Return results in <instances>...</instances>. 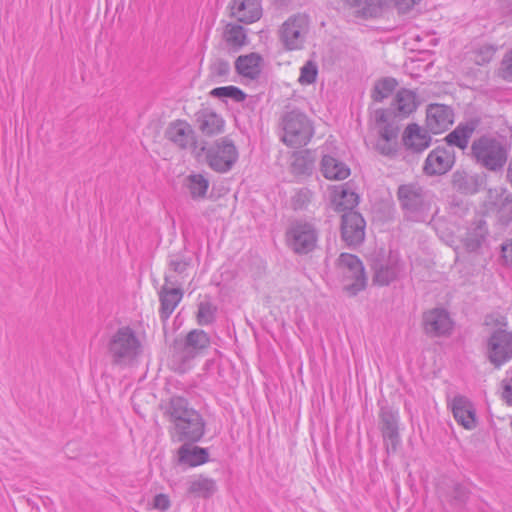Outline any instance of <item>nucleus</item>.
I'll return each instance as SVG.
<instances>
[{"mask_svg":"<svg viewBox=\"0 0 512 512\" xmlns=\"http://www.w3.org/2000/svg\"><path fill=\"white\" fill-rule=\"evenodd\" d=\"M166 413L173 424L170 430L173 441L196 443L204 436L205 421L198 411L189 407L185 398L172 397Z\"/></svg>","mask_w":512,"mask_h":512,"instance_id":"f257e3e1","label":"nucleus"},{"mask_svg":"<svg viewBox=\"0 0 512 512\" xmlns=\"http://www.w3.org/2000/svg\"><path fill=\"white\" fill-rule=\"evenodd\" d=\"M510 153V145L505 137L486 133L472 141L470 156L481 168L490 172L502 171Z\"/></svg>","mask_w":512,"mask_h":512,"instance_id":"f03ea898","label":"nucleus"},{"mask_svg":"<svg viewBox=\"0 0 512 512\" xmlns=\"http://www.w3.org/2000/svg\"><path fill=\"white\" fill-rule=\"evenodd\" d=\"M107 350L114 365L128 366L141 354L142 344L136 332L125 326L111 335Z\"/></svg>","mask_w":512,"mask_h":512,"instance_id":"7ed1b4c3","label":"nucleus"},{"mask_svg":"<svg viewBox=\"0 0 512 512\" xmlns=\"http://www.w3.org/2000/svg\"><path fill=\"white\" fill-rule=\"evenodd\" d=\"M398 199L408 219L423 222L430 212L433 195L417 183L399 186Z\"/></svg>","mask_w":512,"mask_h":512,"instance_id":"20e7f679","label":"nucleus"},{"mask_svg":"<svg viewBox=\"0 0 512 512\" xmlns=\"http://www.w3.org/2000/svg\"><path fill=\"white\" fill-rule=\"evenodd\" d=\"M285 145L292 148L306 146L314 135V126L308 116L298 110L286 113L282 119Z\"/></svg>","mask_w":512,"mask_h":512,"instance_id":"39448f33","label":"nucleus"},{"mask_svg":"<svg viewBox=\"0 0 512 512\" xmlns=\"http://www.w3.org/2000/svg\"><path fill=\"white\" fill-rule=\"evenodd\" d=\"M310 31V18L304 13L288 17L278 29V38L285 51H298L305 47Z\"/></svg>","mask_w":512,"mask_h":512,"instance_id":"423d86ee","label":"nucleus"},{"mask_svg":"<svg viewBox=\"0 0 512 512\" xmlns=\"http://www.w3.org/2000/svg\"><path fill=\"white\" fill-rule=\"evenodd\" d=\"M318 236V230L313 223L295 220L286 229L285 243L294 254L307 255L317 247Z\"/></svg>","mask_w":512,"mask_h":512,"instance_id":"0eeeda50","label":"nucleus"},{"mask_svg":"<svg viewBox=\"0 0 512 512\" xmlns=\"http://www.w3.org/2000/svg\"><path fill=\"white\" fill-rule=\"evenodd\" d=\"M337 271L343 283L344 290L351 296L364 290L367 278L361 260L349 253H342L337 260Z\"/></svg>","mask_w":512,"mask_h":512,"instance_id":"6e6552de","label":"nucleus"},{"mask_svg":"<svg viewBox=\"0 0 512 512\" xmlns=\"http://www.w3.org/2000/svg\"><path fill=\"white\" fill-rule=\"evenodd\" d=\"M238 158V149L226 137L216 140L206 150L208 166L217 173L229 172L238 161Z\"/></svg>","mask_w":512,"mask_h":512,"instance_id":"1a4fd4ad","label":"nucleus"},{"mask_svg":"<svg viewBox=\"0 0 512 512\" xmlns=\"http://www.w3.org/2000/svg\"><path fill=\"white\" fill-rule=\"evenodd\" d=\"M373 281L380 286H387L395 281L403 271L398 253L381 250L372 260Z\"/></svg>","mask_w":512,"mask_h":512,"instance_id":"9d476101","label":"nucleus"},{"mask_svg":"<svg viewBox=\"0 0 512 512\" xmlns=\"http://www.w3.org/2000/svg\"><path fill=\"white\" fill-rule=\"evenodd\" d=\"M486 356L496 368L512 359V333L496 330L487 339Z\"/></svg>","mask_w":512,"mask_h":512,"instance_id":"9b49d317","label":"nucleus"},{"mask_svg":"<svg viewBox=\"0 0 512 512\" xmlns=\"http://www.w3.org/2000/svg\"><path fill=\"white\" fill-rule=\"evenodd\" d=\"M320 171L328 180L340 181L350 175V168L338 158L336 148L333 143L328 140L322 147Z\"/></svg>","mask_w":512,"mask_h":512,"instance_id":"f8f14e48","label":"nucleus"},{"mask_svg":"<svg viewBox=\"0 0 512 512\" xmlns=\"http://www.w3.org/2000/svg\"><path fill=\"white\" fill-rule=\"evenodd\" d=\"M455 164V153L452 149L446 147H436L428 154L423 172L428 176H438L446 174Z\"/></svg>","mask_w":512,"mask_h":512,"instance_id":"ddd939ff","label":"nucleus"},{"mask_svg":"<svg viewBox=\"0 0 512 512\" xmlns=\"http://www.w3.org/2000/svg\"><path fill=\"white\" fill-rule=\"evenodd\" d=\"M341 236L348 246L361 244L365 237V221L356 211H348L342 215Z\"/></svg>","mask_w":512,"mask_h":512,"instance_id":"4468645a","label":"nucleus"},{"mask_svg":"<svg viewBox=\"0 0 512 512\" xmlns=\"http://www.w3.org/2000/svg\"><path fill=\"white\" fill-rule=\"evenodd\" d=\"M210 346V337L203 331L194 329L190 331L185 337L184 343L178 352L179 359L186 364L192 359L203 354V352Z\"/></svg>","mask_w":512,"mask_h":512,"instance_id":"2eb2a0df","label":"nucleus"},{"mask_svg":"<svg viewBox=\"0 0 512 512\" xmlns=\"http://www.w3.org/2000/svg\"><path fill=\"white\" fill-rule=\"evenodd\" d=\"M165 137L180 149H191L196 145L195 131L184 120L171 122L165 131Z\"/></svg>","mask_w":512,"mask_h":512,"instance_id":"dca6fc26","label":"nucleus"},{"mask_svg":"<svg viewBox=\"0 0 512 512\" xmlns=\"http://www.w3.org/2000/svg\"><path fill=\"white\" fill-rule=\"evenodd\" d=\"M423 323L425 332L432 336L448 335L453 329V321L449 313L442 308H435L424 313Z\"/></svg>","mask_w":512,"mask_h":512,"instance_id":"f3484780","label":"nucleus"},{"mask_svg":"<svg viewBox=\"0 0 512 512\" xmlns=\"http://www.w3.org/2000/svg\"><path fill=\"white\" fill-rule=\"evenodd\" d=\"M454 121L453 111L446 105L431 104L427 108L426 125L433 134L444 132Z\"/></svg>","mask_w":512,"mask_h":512,"instance_id":"a211bd4d","label":"nucleus"},{"mask_svg":"<svg viewBox=\"0 0 512 512\" xmlns=\"http://www.w3.org/2000/svg\"><path fill=\"white\" fill-rule=\"evenodd\" d=\"M231 16L239 22L251 24L262 16V8L258 0H231Z\"/></svg>","mask_w":512,"mask_h":512,"instance_id":"6ab92c4d","label":"nucleus"},{"mask_svg":"<svg viewBox=\"0 0 512 512\" xmlns=\"http://www.w3.org/2000/svg\"><path fill=\"white\" fill-rule=\"evenodd\" d=\"M487 236V223L482 217H478L468 226L462 242L469 252H476L486 242Z\"/></svg>","mask_w":512,"mask_h":512,"instance_id":"aec40b11","label":"nucleus"},{"mask_svg":"<svg viewBox=\"0 0 512 512\" xmlns=\"http://www.w3.org/2000/svg\"><path fill=\"white\" fill-rule=\"evenodd\" d=\"M451 409L456 422L465 429L471 430L476 426V414L473 404L464 396H455Z\"/></svg>","mask_w":512,"mask_h":512,"instance_id":"412c9836","label":"nucleus"},{"mask_svg":"<svg viewBox=\"0 0 512 512\" xmlns=\"http://www.w3.org/2000/svg\"><path fill=\"white\" fill-rule=\"evenodd\" d=\"M262 62V57L252 52L239 56L235 61V69L242 77L256 80L261 74Z\"/></svg>","mask_w":512,"mask_h":512,"instance_id":"4be33fe9","label":"nucleus"},{"mask_svg":"<svg viewBox=\"0 0 512 512\" xmlns=\"http://www.w3.org/2000/svg\"><path fill=\"white\" fill-rule=\"evenodd\" d=\"M403 142L408 149L422 152L430 146L431 137L425 129L417 124H410L405 129Z\"/></svg>","mask_w":512,"mask_h":512,"instance_id":"5701e85b","label":"nucleus"},{"mask_svg":"<svg viewBox=\"0 0 512 512\" xmlns=\"http://www.w3.org/2000/svg\"><path fill=\"white\" fill-rule=\"evenodd\" d=\"M380 419L382 424V434L384 440H389L392 447L395 448L399 441L398 433V412L390 407H382L380 412Z\"/></svg>","mask_w":512,"mask_h":512,"instance_id":"b1692460","label":"nucleus"},{"mask_svg":"<svg viewBox=\"0 0 512 512\" xmlns=\"http://www.w3.org/2000/svg\"><path fill=\"white\" fill-rule=\"evenodd\" d=\"M191 443H183L178 449V459L182 464L196 467L209 461V453L206 448L191 446Z\"/></svg>","mask_w":512,"mask_h":512,"instance_id":"393cba45","label":"nucleus"},{"mask_svg":"<svg viewBox=\"0 0 512 512\" xmlns=\"http://www.w3.org/2000/svg\"><path fill=\"white\" fill-rule=\"evenodd\" d=\"M183 297V292L179 288L162 287L159 292L160 310L159 314L163 320H167Z\"/></svg>","mask_w":512,"mask_h":512,"instance_id":"a878e982","label":"nucleus"},{"mask_svg":"<svg viewBox=\"0 0 512 512\" xmlns=\"http://www.w3.org/2000/svg\"><path fill=\"white\" fill-rule=\"evenodd\" d=\"M216 490L215 480L204 475H195L187 481V491L195 497L209 498Z\"/></svg>","mask_w":512,"mask_h":512,"instance_id":"bb28decb","label":"nucleus"},{"mask_svg":"<svg viewBox=\"0 0 512 512\" xmlns=\"http://www.w3.org/2000/svg\"><path fill=\"white\" fill-rule=\"evenodd\" d=\"M475 129L476 124L473 122L460 123L445 137V140L447 144L464 150L468 147L469 140L472 137Z\"/></svg>","mask_w":512,"mask_h":512,"instance_id":"cd10ccee","label":"nucleus"},{"mask_svg":"<svg viewBox=\"0 0 512 512\" xmlns=\"http://www.w3.org/2000/svg\"><path fill=\"white\" fill-rule=\"evenodd\" d=\"M332 202L337 211H353L358 204V195L344 186H337L332 191Z\"/></svg>","mask_w":512,"mask_h":512,"instance_id":"c85d7f7f","label":"nucleus"},{"mask_svg":"<svg viewBox=\"0 0 512 512\" xmlns=\"http://www.w3.org/2000/svg\"><path fill=\"white\" fill-rule=\"evenodd\" d=\"M200 130L207 135L218 134L224 126L223 119L212 111H203L198 117Z\"/></svg>","mask_w":512,"mask_h":512,"instance_id":"c756f323","label":"nucleus"},{"mask_svg":"<svg viewBox=\"0 0 512 512\" xmlns=\"http://www.w3.org/2000/svg\"><path fill=\"white\" fill-rule=\"evenodd\" d=\"M223 39L229 47L237 50L247 43V34L242 26L229 23L225 26Z\"/></svg>","mask_w":512,"mask_h":512,"instance_id":"7c9ffc66","label":"nucleus"},{"mask_svg":"<svg viewBox=\"0 0 512 512\" xmlns=\"http://www.w3.org/2000/svg\"><path fill=\"white\" fill-rule=\"evenodd\" d=\"M184 186L187 188L191 198L197 200L206 196L209 181L201 174H191L186 177Z\"/></svg>","mask_w":512,"mask_h":512,"instance_id":"2f4dec72","label":"nucleus"},{"mask_svg":"<svg viewBox=\"0 0 512 512\" xmlns=\"http://www.w3.org/2000/svg\"><path fill=\"white\" fill-rule=\"evenodd\" d=\"M416 94L408 89H401L397 92L394 105L397 111L403 116L411 114L417 108Z\"/></svg>","mask_w":512,"mask_h":512,"instance_id":"473e14b6","label":"nucleus"},{"mask_svg":"<svg viewBox=\"0 0 512 512\" xmlns=\"http://www.w3.org/2000/svg\"><path fill=\"white\" fill-rule=\"evenodd\" d=\"M478 180V176L467 175L465 173H457L454 176V184L457 189L466 194H473L477 192Z\"/></svg>","mask_w":512,"mask_h":512,"instance_id":"72a5a7b5","label":"nucleus"},{"mask_svg":"<svg viewBox=\"0 0 512 512\" xmlns=\"http://www.w3.org/2000/svg\"><path fill=\"white\" fill-rule=\"evenodd\" d=\"M318 76V64L314 60H308L300 68L298 82L301 85H311L316 82Z\"/></svg>","mask_w":512,"mask_h":512,"instance_id":"f704fd0d","label":"nucleus"},{"mask_svg":"<svg viewBox=\"0 0 512 512\" xmlns=\"http://www.w3.org/2000/svg\"><path fill=\"white\" fill-rule=\"evenodd\" d=\"M211 95L217 98H230L236 102H242L246 98V94L235 86L217 87L211 91Z\"/></svg>","mask_w":512,"mask_h":512,"instance_id":"c9c22d12","label":"nucleus"},{"mask_svg":"<svg viewBox=\"0 0 512 512\" xmlns=\"http://www.w3.org/2000/svg\"><path fill=\"white\" fill-rule=\"evenodd\" d=\"M396 86L397 82L393 78H385L380 80L374 89V99L376 101H382L384 98L389 97Z\"/></svg>","mask_w":512,"mask_h":512,"instance_id":"e433bc0d","label":"nucleus"},{"mask_svg":"<svg viewBox=\"0 0 512 512\" xmlns=\"http://www.w3.org/2000/svg\"><path fill=\"white\" fill-rule=\"evenodd\" d=\"M169 270L177 274H183L191 264V259L181 254H173L169 256Z\"/></svg>","mask_w":512,"mask_h":512,"instance_id":"4c0bfd02","label":"nucleus"},{"mask_svg":"<svg viewBox=\"0 0 512 512\" xmlns=\"http://www.w3.org/2000/svg\"><path fill=\"white\" fill-rule=\"evenodd\" d=\"M215 309L209 302H201L198 306L197 321L200 325H208L214 320Z\"/></svg>","mask_w":512,"mask_h":512,"instance_id":"58836bf2","label":"nucleus"},{"mask_svg":"<svg viewBox=\"0 0 512 512\" xmlns=\"http://www.w3.org/2000/svg\"><path fill=\"white\" fill-rule=\"evenodd\" d=\"M381 7H395L399 12H407L420 0H377Z\"/></svg>","mask_w":512,"mask_h":512,"instance_id":"ea45409f","label":"nucleus"},{"mask_svg":"<svg viewBox=\"0 0 512 512\" xmlns=\"http://www.w3.org/2000/svg\"><path fill=\"white\" fill-rule=\"evenodd\" d=\"M293 170L299 174H308L312 170V163L307 159V157L300 155L295 157L292 163Z\"/></svg>","mask_w":512,"mask_h":512,"instance_id":"a19ab883","label":"nucleus"},{"mask_svg":"<svg viewBox=\"0 0 512 512\" xmlns=\"http://www.w3.org/2000/svg\"><path fill=\"white\" fill-rule=\"evenodd\" d=\"M488 199L492 205H495V206L501 205L508 199L507 191L503 187L489 189Z\"/></svg>","mask_w":512,"mask_h":512,"instance_id":"79ce46f5","label":"nucleus"},{"mask_svg":"<svg viewBox=\"0 0 512 512\" xmlns=\"http://www.w3.org/2000/svg\"><path fill=\"white\" fill-rule=\"evenodd\" d=\"M500 76L512 82V49L506 53L504 56L501 67H500Z\"/></svg>","mask_w":512,"mask_h":512,"instance_id":"37998d69","label":"nucleus"},{"mask_svg":"<svg viewBox=\"0 0 512 512\" xmlns=\"http://www.w3.org/2000/svg\"><path fill=\"white\" fill-rule=\"evenodd\" d=\"M495 51L496 50L489 45L480 47L476 53L475 62L479 65L489 62L493 58Z\"/></svg>","mask_w":512,"mask_h":512,"instance_id":"c03bdc74","label":"nucleus"},{"mask_svg":"<svg viewBox=\"0 0 512 512\" xmlns=\"http://www.w3.org/2000/svg\"><path fill=\"white\" fill-rule=\"evenodd\" d=\"M380 138L379 140L385 141H396L398 135V129L394 127L392 124H385L379 130Z\"/></svg>","mask_w":512,"mask_h":512,"instance_id":"a18cd8bd","label":"nucleus"},{"mask_svg":"<svg viewBox=\"0 0 512 512\" xmlns=\"http://www.w3.org/2000/svg\"><path fill=\"white\" fill-rule=\"evenodd\" d=\"M396 141H385V140H379L376 143L377 150L383 154V155H392L396 151Z\"/></svg>","mask_w":512,"mask_h":512,"instance_id":"49530a36","label":"nucleus"},{"mask_svg":"<svg viewBox=\"0 0 512 512\" xmlns=\"http://www.w3.org/2000/svg\"><path fill=\"white\" fill-rule=\"evenodd\" d=\"M501 261L505 266H512V239L501 245Z\"/></svg>","mask_w":512,"mask_h":512,"instance_id":"de8ad7c7","label":"nucleus"},{"mask_svg":"<svg viewBox=\"0 0 512 512\" xmlns=\"http://www.w3.org/2000/svg\"><path fill=\"white\" fill-rule=\"evenodd\" d=\"M230 66L228 62L218 60L212 65V74L217 77H225L228 75Z\"/></svg>","mask_w":512,"mask_h":512,"instance_id":"09e8293b","label":"nucleus"},{"mask_svg":"<svg viewBox=\"0 0 512 512\" xmlns=\"http://www.w3.org/2000/svg\"><path fill=\"white\" fill-rule=\"evenodd\" d=\"M170 499L166 494H157L153 500V507L155 509L166 511L170 507Z\"/></svg>","mask_w":512,"mask_h":512,"instance_id":"8fccbe9b","label":"nucleus"},{"mask_svg":"<svg viewBox=\"0 0 512 512\" xmlns=\"http://www.w3.org/2000/svg\"><path fill=\"white\" fill-rule=\"evenodd\" d=\"M503 398L505 401L512 405V378L505 379L503 381Z\"/></svg>","mask_w":512,"mask_h":512,"instance_id":"3c124183","label":"nucleus"},{"mask_svg":"<svg viewBox=\"0 0 512 512\" xmlns=\"http://www.w3.org/2000/svg\"><path fill=\"white\" fill-rule=\"evenodd\" d=\"M507 179L510 182V184L512 185V157L509 162L508 169H507Z\"/></svg>","mask_w":512,"mask_h":512,"instance_id":"603ef678","label":"nucleus"},{"mask_svg":"<svg viewBox=\"0 0 512 512\" xmlns=\"http://www.w3.org/2000/svg\"><path fill=\"white\" fill-rule=\"evenodd\" d=\"M309 195H310L309 190H302L298 193V196L303 197L304 199H308Z\"/></svg>","mask_w":512,"mask_h":512,"instance_id":"864d4df0","label":"nucleus"},{"mask_svg":"<svg viewBox=\"0 0 512 512\" xmlns=\"http://www.w3.org/2000/svg\"><path fill=\"white\" fill-rule=\"evenodd\" d=\"M170 277H171V276H170L169 274H166V275H165V283H166V284L170 282Z\"/></svg>","mask_w":512,"mask_h":512,"instance_id":"5fc2aeb1","label":"nucleus"},{"mask_svg":"<svg viewBox=\"0 0 512 512\" xmlns=\"http://www.w3.org/2000/svg\"><path fill=\"white\" fill-rule=\"evenodd\" d=\"M383 118H384V114L381 113L380 117H379V120L383 121Z\"/></svg>","mask_w":512,"mask_h":512,"instance_id":"6e6d98bb","label":"nucleus"},{"mask_svg":"<svg viewBox=\"0 0 512 512\" xmlns=\"http://www.w3.org/2000/svg\"><path fill=\"white\" fill-rule=\"evenodd\" d=\"M461 501H464V494L461 492Z\"/></svg>","mask_w":512,"mask_h":512,"instance_id":"4d7b16f0","label":"nucleus"}]
</instances>
